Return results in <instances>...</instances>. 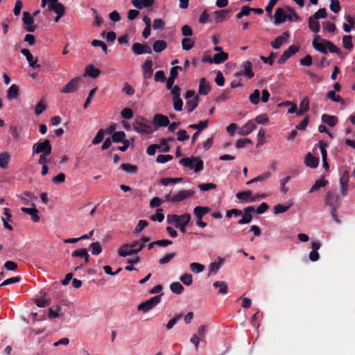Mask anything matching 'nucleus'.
<instances>
[{"instance_id": "2f4dec72", "label": "nucleus", "mask_w": 355, "mask_h": 355, "mask_svg": "<svg viewBox=\"0 0 355 355\" xmlns=\"http://www.w3.org/2000/svg\"><path fill=\"white\" fill-rule=\"evenodd\" d=\"M166 47L167 43L163 40L155 41L153 45V51L156 53H159L164 51Z\"/></svg>"}, {"instance_id": "4468645a", "label": "nucleus", "mask_w": 355, "mask_h": 355, "mask_svg": "<svg viewBox=\"0 0 355 355\" xmlns=\"http://www.w3.org/2000/svg\"><path fill=\"white\" fill-rule=\"evenodd\" d=\"M289 37L290 34L288 32H284L281 36L277 37L273 41L271 42V46L274 49H278L281 47L282 45L288 42Z\"/></svg>"}, {"instance_id": "3c124183", "label": "nucleus", "mask_w": 355, "mask_h": 355, "mask_svg": "<svg viewBox=\"0 0 355 355\" xmlns=\"http://www.w3.org/2000/svg\"><path fill=\"white\" fill-rule=\"evenodd\" d=\"M46 109V105L44 100H40L36 105L35 113L36 115H40Z\"/></svg>"}, {"instance_id": "ddd939ff", "label": "nucleus", "mask_w": 355, "mask_h": 355, "mask_svg": "<svg viewBox=\"0 0 355 355\" xmlns=\"http://www.w3.org/2000/svg\"><path fill=\"white\" fill-rule=\"evenodd\" d=\"M71 256L73 257H80L84 259V263L80 264V266L76 267L75 270H77L81 266H85L89 261V254L86 248H81L72 252Z\"/></svg>"}, {"instance_id": "603ef678", "label": "nucleus", "mask_w": 355, "mask_h": 355, "mask_svg": "<svg viewBox=\"0 0 355 355\" xmlns=\"http://www.w3.org/2000/svg\"><path fill=\"white\" fill-rule=\"evenodd\" d=\"M189 266L191 271L194 273H200L205 270V266L199 263H191Z\"/></svg>"}, {"instance_id": "680f3d73", "label": "nucleus", "mask_w": 355, "mask_h": 355, "mask_svg": "<svg viewBox=\"0 0 355 355\" xmlns=\"http://www.w3.org/2000/svg\"><path fill=\"white\" fill-rule=\"evenodd\" d=\"M318 146H319L320 148V153H321V155H322V159H327V144L323 141H320Z\"/></svg>"}, {"instance_id": "9d476101", "label": "nucleus", "mask_w": 355, "mask_h": 355, "mask_svg": "<svg viewBox=\"0 0 355 355\" xmlns=\"http://www.w3.org/2000/svg\"><path fill=\"white\" fill-rule=\"evenodd\" d=\"M161 302V296L157 295L139 304L137 306V310L143 313H147L157 306Z\"/></svg>"}, {"instance_id": "423d86ee", "label": "nucleus", "mask_w": 355, "mask_h": 355, "mask_svg": "<svg viewBox=\"0 0 355 355\" xmlns=\"http://www.w3.org/2000/svg\"><path fill=\"white\" fill-rule=\"evenodd\" d=\"M52 147L49 139L40 140L34 144L32 148V155L37 154L49 155L51 153Z\"/></svg>"}, {"instance_id": "c03bdc74", "label": "nucleus", "mask_w": 355, "mask_h": 355, "mask_svg": "<svg viewBox=\"0 0 355 355\" xmlns=\"http://www.w3.org/2000/svg\"><path fill=\"white\" fill-rule=\"evenodd\" d=\"M340 183L341 186V192L343 196H346L348 188V177L347 175H343L340 179Z\"/></svg>"}, {"instance_id": "58836bf2", "label": "nucleus", "mask_w": 355, "mask_h": 355, "mask_svg": "<svg viewBox=\"0 0 355 355\" xmlns=\"http://www.w3.org/2000/svg\"><path fill=\"white\" fill-rule=\"evenodd\" d=\"M292 205H293L292 203H289L287 205L277 204V205H275L273 207L274 214H279L284 213L290 209V207L292 206Z\"/></svg>"}, {"instance_id": "0e129e2a", "label": "nucleus", "mask_w": 355, "mask_h": 355, "mask_svg": "<svg viewBox=\"0 0 355 355\" xmlns=\"http://www.w3.org/2000/svg\"><path fill=\"white\" fill-rule=\"evenodd\" d=\"M164 218L162 209H157L155 214L150 216V219L153 221L162 222Z\"/></svg>"}, {"instance_id": "e433bc0d", "label": "nucleus", "mask_w": 355, "mask_h": 355, "mask_svg": "<svg viewBox=\"0 0 355 355\" xmlns=\"http://www.w3.org/2000/svg\"><path fill=\"white\" fill-rule=\"evenodd\" d=\"M322 120L324 123L332 127L336 125L338 123V119L336 116H330L328 114H323L322 116Z\"/></svg>"}, {"instance_id": "338daca9", "label": "nucleus", "mask_w": 355, "mask_h": 355, "mask_svg": "<svg viewBox=\"0 0 355 355\" xmlns=\"http://www.w3.org/2000/svg\"><path fill=\"white\" fill-rule=\"evenodd\" d=\"M50 10L54 11L57 15L60 16H63L64 14V7L61 3H58L55 5Z\"/></svg>"}, {"instance_id": "f8f14e48", "label": "nucleus", "mask_w": 355, "mask_h": 355, "mask_svg": "<svg viewBox=\"0 0 355 355\" xmlns=\"http://www.w3.org/2000/svg\"><path fill=\"white\" fill-rule=\"evenodd\" d=\"M255 209L253 206L247 207L243 209L242 218L238 221L239 225L248 224L252 219V213L254 211Z\"/></svg>"}, {"instance_id": "bf43d9fd", "label": "nucleus", "mask_w": 355, "mask_h": 355, "mask_svg": "<svg viewBox=\"0 0 355 355\" xmlns=\"http://www.w3.org/2000/svg\"><path fill=\"white\" fill-rule=\"evenodd\" d=\"M133 111L129 107H125L121 112V116L124 119H130L133 117Z\"/></svg>"}, {"instance_id": "f704fd0d", "label": "nucleus", "mask_w": 355, "mask_h": 355, "mask_svg": "<svg viewBox=\"0 0 355 355\" xmlns=\"http://www.w3.org/2000/svg\"><path fill=\"white\" fill-rule=\"evenodd\" d=\"M198 97L196 96L191 99L187 100L186 103V107L187 109L188 112H191L194 110V109L198 106Z\"/></svg>"}, {"instance_id": "7c9ffc66", "label": "nucleus", "mask_w": 355, "mask_h": 355, "mask_svg": "<svg viewBox=\"0 0 355 355\" xmlns=\"http://www.w3.org/2000/svg\"><path fill=\"white\" fill-rule=\"evenodd\" d=\"M209 211L210 209L207 207L197 206L194 208L193 213L198 219H202L203 216L209 213Z\"/></svg>"}, {"instance_id": "c9c22d12", "label": "nucleus", "mask_w": 355, "mask_h": 355, "mask_svg": "<svg viewBox=\"0 0 355 355\" xmlns=\"http://www.w3.org/2000/svg\"><path fill=\"white\" fill-rule=\"evenodd\" d=\"M214 64H220L228 59V53L225 52L217 53L214 55Z\"/></svg>"}, {"instance_id": "aec40b11", "label": "nucleus", "mask_w": 355, "mask_h": 355, "mask_svg": "<svg viewBox=\"0 0 355 355\" xmlns=\"http://www.w3.org/2000/svg\"><path fill=\"white\" fill-rule=\"evenodd\" d=\"M23 22L27 25L26 31L28 32H34L35 30V26L33 25V16L28 12H24L23 13Z\"/></svg>"}, {"instance_id": "69168bd1", "label": "nucleus", "mask_w": 355, "mask_h": 355, "mask_svg": "<svg viewBox=\"0 0 355 355\" xmlns=\"http://www.w3.org/2000/svg\"><path fill=\"white\" fill-rule=\"evenodd\" d=\"M92 45L93 46H99V47H101L105 53H107V51H108L107 46L105 44V43L103 42V41L98 40H94L92 42Z\"/></svg>"}, {"instance_id": "393cba45", "label": "nucleus", "mask_w": 355, "mask_h": 355, "mask_svg": "<svg viewBox=\"0 0 355 355\" xmlns=\"http://www.w3.org/2000/svg\"><path fill=\"white\" fill-rule=\"evenodd\" d=\"M101 73V71L96 68L94 64H90L85 67L84 76H89L91 78H97Z\"/></svg>"}, {"instance_id": "4d7b16f0", "label": "nucleus", "mask_w": 355, "mask_h": 355, "mask_svg": "<svg viewBox=\"0 0 355 355\" xmlns=\"http://www.w3.org/2000/svg\"><path fill=\"white\" fill-rule=\"evenodd\" d=\"M180 281L186 286H190L193 283V277L191 274L185 273L182 275L180 278Z\"/></svg>"}, {"instance_id": "f257e3e1", "label": "nucleus", "mask_w": 355, "mask_h": 355, "mask_svg": "<svg viewBox=\"0 0 355 355\" xmlns=\"http://www.w3.org/2000/svg\"><path fill=\"white\" fill-rule=\"evenodd\" d=\"M274 19L276 25L282 24L286 20L295 21H300L302 20L301 17L293 9L288 7L277 8L274 15Z\"/></svg>"}, {"instance_id": "f03ea898", "label": "nucleus", "mask_w": 355, "mask_h": 355, "mask_svg": "<svg viewBox=\"0 0 355 355\" xmlns=\"http://www.w3.org/2000/svg\"><path fill=\"white\" fill-rule=\"evenodd\" d=\"M312 44L316 51L324 54H327L328 51L336 53L338 50L331 42L322 39L318 34H314Z\"/></svg>"}, {"instance_id": "f3484780", "label": "nucleus", "mask_w": 355, "mask_h": 355, "mask_svg": "<svg viewBox=\"0 0 355 355\" xmlns=\"http://www.w3.org/2000/svg\"><path fill=\"white\" fill-rule=\"evenodd\" d=\"M78 81V78L71 79L61 89L60 92L63 94H68L75 92L77 88Z\"/></svg>"}, {"instance_id": "cd10ccee", "label": "nucleus", "mask_w": 355, "mask_h": 355, "mask_svg": "<svg viewBox=\"0 0 355 355\" xmlns=\"http://www.w3.org/2000/svg\"><path fill=\"white\" fill-rule=\"evenodd\" d=\"M155 0H132V5L138 9H142L153 6Z\"/></svg>"}, {"instance_id": "dca6fc26", "label": "nucleus", "mask_w": 355, "mask_h": 355, "mask_svg": "<svg viewBox=\"0 0 355 355\" xmlns=\"http://www.w3.org/2000/svg\"><path fill=\"white\" fill-rule=\"evenodd\" d=\"M256 128L255 122L252 120H250L239 130L238 134L243 136L248 135L253 132Z\"/></svg>"}, {"instance_id": "2eb2a0df", "label": "nucleus", "mask_w": 355, "mask_h": 355, "mask_svg": "<svg viewBox=\"0 0 355 355\" xmlns=\"http://www.w3.org/2000/svg\"><path fill=\"white\" fill-rule=\"evenodd\" d=\"M132 51L137 55H141L144 53H152V50L149 46L147 44H142L141 43H134L132 46Z\"/></svg>"}, {"instance_id": "c85d7f7f", "label": "nucleus", "mask_w": 355, "mask_h": 355, "mask_svg": "<svg viewBox=\"0 0 355 355\" xmlns=\"http://www.w3.org/2000/svg\"><path fill=\"white\" fill-rule=\"evenodd\" d=\"M18 197L22 201V202L26 205H31V204L33 203L31 201L33 199L36 198V196L33 193H32L31 192H28V191L21 193L20 195L18 196Z\"/></svg>"}, {"instance_id": "5701e85b", "label": "nucleus", "mask_w": 355, "mask_h": 355, "mask_svg": "<svg viewBox=\"0 0 355 355\" xmlns=\"http://www.w3.org/2000/svg\"><path fill=\"white\" fill-rule=\"evenodd\" d=\"M11 155L7 151L0 153V168L6 169L8 168L10 162Z\"/></svg>"}, {"instance_id": "6ab92c4d", "label": "nucleus", "mask_w": 355, "mask_h": 355, "mask_svg": "<svg viewBox=\"0 0 355 355\" xmlns=\"http://www.w3.org/2000/svg\"><path fill=\"white\" fill-rule=\"evenodd\" d=\"M19 96V87L16 84L11 85L6 91V98L8 101L18 98Z\"/></svg>"}, {"instance_id": "4be33fe9", "label": "nucleus", "mask_w": 355, "mask_h": 355, "mask_svg": "<svg viewBox=\"0 0 355 355\" xmlns=\"http://www.w3.org/2000/svg\"><path fill=\"white\" fill-rule=\"evenodd\" d=\"M319 158L313 156L311 153H308L304 159V164L310 168H316L319 164Z\"/></svg>"}, {"instance_id": "72a5a7b5", "label": "nucleus", "mask_w": 355, "mask_h": 355, "mask_svg": "<svg viewBox=\"0 0 355 355\" xmlns=\"http://www.w3.org/2000/svg\"><path fill=\"white\" fill-rule=\"evenodd\" d=\"M309 110V99L307 96L303 98L300 103V110L297 112V115H302L304 112Z\"/></svg>"}, {"instance_id": "de8ad7c7", "label": "nucleus", "mask_w": 355, "mask_h": 355, "mask_svg": "<svg viewBox=\"0 0 355 355\" xmlns=\"http://www.w3.org/2000/svg\"><path fill=\"white\" fill-rule=\"evenodd\" d=\"M249 100L252 104L257 105L260 101L259 90L254 89V92L250 95Z\"/></svg>"}, {"instance_id": "6e6552de", "label": "nucleus", "mask_w": 355, "mask_h": 355, "mask_svg": "<svg viewBox=\"0 0 355 355\" xmlns=\"http://www.w3.org/2000/svg\"><path fill=\"white\" fill-rule=\"evenodd\" d=\"M236 197L238 200H239L241 202L249 203L254 202L259 199L265 198L266 197V194H257L252 195L251 191L248 190L242 192H238L236 194Z\"/></svg>"}, {"instance_id": "774afa93", "label": "nucleus", "mask_w": 355, "mask_h": 355, "mask_svg": "<svg viewBox=\"0 0 355 355\" xmlns=\"http://www.w3.org/2000/svg\"><path fill=\"white\" fill-rule=\"evenodd\" d=\"M255 121L259 124L266 125L269 123V119L266 114H260L255 118Z\"/></svg>"}, {"instance_id": "473e14b6", "label": "nucleus", "mask_w": 355, "mask_h": 355, "mask_svg": "<svg viewBox=\"0 0 355 355\" xmlns=\"http://www.w3.org/2000/svg\"><path fill=\"white\" fill-rule=\"evenodd\" d=\"M213 286L216 288H218V293L221 295H225L227 293L228 287L227 284L225 282L220 281V282H216Z\"/></svg>"}, {"instance_id": "0eeeda50", "label": "nucleus", "mask_w": 355, "mask_h": 355, "mask_svg": "<svg viewBox=\"0 0 355 355\" xmlns=\"http://www.w3.org/2000/svg\"><path fill=\"white\" fill-rule=\"evenodd\" d=\"M179 163L185 167L193 170L196 173L202 171L204 166L202 160L196 157L182 158L180 160Z\"/></svg>"}, {"instance_id": "e2e57ef3", "label": "nucleus", "mask_w": 355, "mask_h": 355, "mask_svg": "<svg viewBox=\"0 0 355 355\" xmlns=\"http://www.w3.org/2000/svg\"><path fill=\"white\" fill-rule=\"evenodd\" d=\"M327 16V11L325 8L319 9L313 16H311L312 18L318 20L319 19L326 18Z\"/></svg>"}, {"instance_id": "6e6d98bb", "label": "nucleus", "mask_w": 355, "mask_h": 355, "mask_svg": "<svg viewBox=\"0 0 355 355\" xmlns=\"http://www.w3.org/2000/svg\"><path fill=\"white\" fill-rule=\"evenodd\" d=\"M104 136L105 130L103 129L99 130L96 133V136L94 137V138L93 139L92 144L94 145H96L101 143L103 140Z\"/></svg>"}, {"instance_id": "a878e982", "label": "nucleus", "mask_w": 355, "mask_h": 355, "mask_svg": "<svg viewBox=\"0 0 355 355\" xmlns=\"http://www.w3.org/2000/svg\"><path fill=\"white\" fill-rule=\"evenodd\" d=\"M211 89L209 82L205 78L200 79L198 92L201 95H207Z\"/></svg>"}, {"instance_id": "ea45409f", "label": "nucleus", "mask_w": 355, "mask_h": 355, "mask_svg": "<svg viewBox=\"0 0 355 355\" xmlns=\"http://www.w3.org/2000/svg\"><path fill=\"white\" fill-rule=\"evenodd\" d=\"M125 133L123 131H118L115 132L112 135V141L115 143L118 142H123L124 141L127 140L125 139Z\"/></svg>"}, {"instance_id": "8fccbe9b", "label": "nucleus", "mask_w": 355, "mask_h": 355, "mask_svg": "<svg viewBox=\"0 0 355 355\" xmlns=\"http://www.w3.org/2000/svg\"><path fill=\"white\" fill-rule=\"evenodd\" d=\"M61 310V307L58 305L55 306H53L49 309V318H56L59 317V312Z\"/></svg>"}, {"instance_id": "4c0bfd02", "label": "nucleus", "mask_w": 355, "mask_h": 355, "mask_svg": "<svg viewBox=\"0 0 355 355\" xmlns=\"http://www.w3.org/2000/svg\"><path fill=\"white\" fill-rule=\"evenodd\" d=\"M270 177V172H265L256 178L252 179L251 180L248 181L246 184H250L254 182H264L267 179H268Z\"/></svg>"}, {"instance_id": "5fc2aeb1", "label": "nucleus", "mask_w": 355, "mask_h": 355, "mask_svg": "<svg viewBox=\"0 0 355 355\" xmlns=\"http://www.w3.org/2000/svg\"><path fill=\"white\" fill-rule=\"evenodd\" d=\"M92 253L94 255H98L102 252V247L99 242H94L90 244Z\"/></svg>"}, {"instance_id": "1a4fd4ad", "label": "nucleus", "mask_w": 355, "mask_h": 355, "mask_svg": "<svg viewBox=\"0 0 355 355\" xmlns=\"http://www.w3.org/2000/svg\"><path fill=\"white\" fill-rule=\"evenodd\" d=\"M193 194L194 191L192 190H182L180 191L177 194L166 195L165 196V201L168 202H178L192 196Z\"/></svg>"}, {"instance_id": "a19ab883", "label": "nucleus", "mask_w": 355, "mask_h": 355, "mask_svg": "<svg viewBox=\"0 0 355 355\" xmlns=\"http://www.w3.org/2000/svg\"><path fill=\"white\" fill-rule=\"evenodd\" d=\"M345 19L347 21V24H343V30L346 33H349L351 32L352 27L354 25V21L351 15H347L345 17Z\"/></svg>"}, {"instance_id": "b1692460", "label": "nucleus", "mask_w": 355, "mask_h": 355, "mask_svg": "<svg viewBox=\"0 0 355 355\" xmlns=\"http://www.w3.org/2000/svg\"><path fill=\"white\" fill-rule=\"evenodd\" d=\"M224 263V259L218 258V261L212 262L209 266L208 276L215 275Z\"/></svg>"}, {"instance_id": "052dcab7", "label": "nucleus", "mask_w": 355, "mask_h": 355, "mask_svg": "<svg viewBox=\"0 0 355 355\" xmlns=\"http://www.w3.org/2000/svg\"><path fill=\"white\" fill-rule=\"evenodd\" d=\"M327 184V181L324 180H317L315 184L311 187L310 192H313L318 189H319L321 187H325Z\"/></svg>"}, {"instance_id": "37998d69", "label": "nucleus", "mask_w": 355, "mask_h": 355, "mask_svg": "<svg viewBox=\"0 0 355 355\" xmlns=\"http://www.w3.org/2000/svg\"><path fill=\"white\" fill-rule=\"evenodd\" d=\"M208 123H209V120L200 121L197 124L189 125V128H191V129H196L200 132V131L204 130L207 126Z\"/></svg>"}, {"instance_id": "13d9d810", "label": "nucleus", "mask_w": 355, "mask_h": 355, "mask_svg": "<svg viewBox=\"0 0 355 355\" xmlns=\"http://www.w3.org/2000/svg\"><path fill=\"white\" fill-rule=\"evenodd\" d=\"M9 132L12 135V138L15 140H18L20 138V132L19 128L16 125H11L9 127Z\"/></svg>"}, {"instance_id": "a211bd4d", "label": "nucleus", "mask_w": 355, "mask_h": 355, "mask_svg": "<svg viewBox=\"0 0 355 355\" xmlns=\"http://www.w3.org/2000/svg\"><path fill=\"white\" fill-rule=\"evenodd\" d=\"M31 206L32 207L30 208L21 207V210L22 212L30 215L33 222H38L40 219L38 215V210L36 209L35 205L34 203H32Z\"/></svg>"}, {"instance_id": "7ed1b4c3", "label": "nucleus", "mask_w": 355, "mask_h": 355, "mask_svg": "<svg viewBox=\"0 0 355 355\" xmlns=\"http://www.w3.org/2000/svg\"><path fill=\"white\" fill-rule=\"evenodd\" d=\"M189 214L182 215L168 214L166 217L167 223L173 225L176 228H179L182 233H185L186 227L191 220Z\"/></svg>"}, {"instance_id": "49530a36", "label": "nucleus", "mask_w": 355, "mask_h": 355, "mask_svg": "<svg viewBox=\"0 0 355 355\" xmlns=\"http://www.w3.org/2000/svg\"><path fill=\"white\" fill-rule=\"evenodd\" d=\"M171 291L175 294H181L184 291V287L180 282H173L170 285Z\"/></svg>"}, {"instance_id": "79ce46f5", "label": "nucleus", "mask_w": 355, "mask_h": 355, "mask_svg": "<svg viewBox=\"0 0 355 355\" xmlns=\"http://www.w3.org/2000/svg\"><path fill=\"white\" fill-rule=\"evenodd\" d=\"M343 47L347 50H352L354 47L352 37L351 35H345L343 37Z\"/></svg>"}, {"instance_id": "20e7f679", "label": "nucleus", "mask_w": 355, "mask_h": 355, "mask_svg": "<svg viewBox=\"0 0 355 355\" xmlns=\"http://www.w3.org/2000/svg\"><path fill=\"white\" fill-rule=\"evenodd\" d=\"M132 129L141 135H149L155 131L151 123L143 116H137L132 123Z\"/></svg>"}, {"instance_id": "9b49d317", "label": "nucleus", "mask_w": 355, "mask_h": 355, "mask_svg": "<svg viewBox=\"0 0 355 355\" xmlns=\"http://www.w3.org/2000/svg\"><path fill=\"white\" fill-rule=\"evenodd\" d=\"M153 125L155 126L156 128L166 127L169 125V119L165 115H163L162 114H156L153 116Z\"/></svg>"}, {"instance_id": "c756f323", "label": "nucleus", "mask_w": 355, "mask_h": 355, "mask_svg": "<svg viewBox=\"0 0 355 355\" xmlns=\"http://www.w3.org/2000/svg\"><path fill=\"white\" fill-rule=\"evenodd\" d=\"M308 24L310 31L315 34H318L320 31V24L319 21L317 19L309 17L308 19Z\"/></svg>"}, {"instance_id": "864d4df0", "label": "nucleus", "mask_w": 355, "mask_h": 355, "mask_svg": "<svg viewBox=\"0 0 355 355\" xmlns=\"http://www.w3.org/2000/svg\"><path fill=\"white\" fill-rule=\"evenodd\" d=\"M121 168L126 173L131 174L135 173L137 171V166L130 164H123Z\"/></svg>"}, {"instance_id": "412c9836", "label": "nucleus", "mask_w": 355, "mask_h": 355, "mask_svg": "<svg viewBox=\"0 0 355 355\" xmlns=\"http://www.w3.org/2000/svg\"><path fill=\"white\" fill-rule=\"evenodd\" d=\"M144 78L145 79L150 78L153 69V62L151 60H146L141 67Z\"/></svg>"}, {"instance_id": "09e8293b", "label": "nucleus", "mask_w": 355, "mask_h": 355, "mask_svg": "<svg viewBox=\"0 0 355 355\" xmlns=\"http://www.w3.org/2000/svg\"><path fill=\"white\" fill-rule=\"evenodd\" d=\"M182 314H175L166 324V327L168 330L172 329L174 325L182 318Z\"/></svg>"}, {"instance_id": "39448f33", "label": "nucleus", "mask_w": 355, "mask_h": 355, "mask_svg": "<svg viewBox=\"0 0 355 355\" xmlns=\"http://www.w3.org/2000/svg\"><path fill=\"white\" fill-rule=\"evenodd\" d=\"M141 244L135 241L131 243H124L118 248L117 253L120 257L132 256L141 251Z\"/></svg>"}, {"instance_id": "bb28decb", "label": "nucleus", "mask_w": 355, "mask_h": 355, "mask_svg": "<svg viewBox=\"0 0 355 355\" xmlns=\"http://www.w3.org/2000/svg\"><path fill=\"white\" fill-rule=\"evenodd\" d=\"M243 73L248 78L254 77V73L252 71V64L250 61H244L242 63Z\"/></svg>"}, {"instance_id": "a18cd8bd", "label": "nucleus", "mask_w": 355, "mask_h": 355, "mask_svg": "<svg viewBox=\"0 0 355 355\" xmlns=\"http://www.w3.org/2000/svg\"><path fill=\"white\" fill-rule=\"evenodd\" d=\"M182 49L185 51H189L194 46V41L191 38H184L182 41Z\"/></svg>"}]
</instances>
